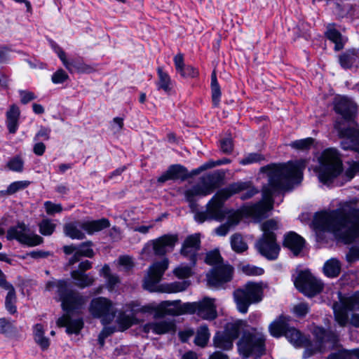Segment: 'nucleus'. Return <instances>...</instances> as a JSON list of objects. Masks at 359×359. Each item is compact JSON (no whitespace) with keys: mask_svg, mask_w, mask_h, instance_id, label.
Returning <instances> with one entry per match:
<instances>
[{"mask_svg":"<svg viewBox=\"0 0 359 359\" xmlns=\"http://www.w3.org/2000/svg\"><path fill=\"white\" fill-rule=\"evenodd\" d=\"M306 160L289 161L284 164H270L262 167L260 172H266L268 183L262 188V200L243 207V212L257 219L268 217L273 208V196L299 184L303 178Z\"/></svg>","mask_w":359,"mask_h":359,"instance_id":"obj_1","label":"nucleus"},{"mask_svg":"<svg viewBox=\"0 0 359 359\" xmlns=\"http://www.w3.org/2000/svg\"><path fill=\"white\" fill-rule=\"evenodd\" d=\"M313 225L318 231L333 232L344 244L359 242V210L322 212L316 215Z\"/></svg>","mask_w":359,"mask_h":359,"instance_id":"obj_2","label":"nucleus"},{"mask_svg":"<svg viewBox=\"0 0 359 359\" xmlns=\"http://www.w3.org/2000/svg\"><path fill=\"white\" fill-rule=\"evenodd\" d=\"M46 287L49 291L56 288L58 300L61 302L62 309L67 313L57 319V325L59 327H65L67 333L69 334H79L83 327V319H73L70 314L82 308L86 302L85 297L72 290L69 283L65 280L48 281Z\"/></svg>","mask_w":359,"mask_h":359,"instance_id":"obj_3","label":"nucleus"},{"mask_svg":"<svg viewBox=\"0 0 359 359\" xmlns=\"http://www.w3.org/2000/svg\"><path fill=\"white\" fill-rule=\"evenodd\" d=\"M318 160V180L327 186H342L351 181L359 171V163L353 162L344 174H342V161L338 150L334 148L325 149Z\"/></svg>","mask_w":359,"mask_h":359,"instance_id":"obj_4","label":"nucleus"},{"mask_svg":"<svg viewBox=\"0 0 359 359\" xmlns=\"http://www.w3.org/2000/svg\"><path fill=\"white\" fill-rule=\"evenodd\" d=\"M333 104L334 111L341 115L344 121L354 123L353 127H345L343 121H335L334 129L339 137L344 139L341 142V148L359 153V128L358 124L353 122L357 111L355 103L346 97H339L334 99Z\"/></svg>","mask_w":359,"mask_h":359,"instance_id":"obj_5","label":"nucleus"},{"mask_svg":"<svg viewBox=\"0 0 359 359\" xmlns=\"http://www.w3.org/2000/svg\"><path fill=\"white\" fill-rule=\"evenodd\" d=\"M205 262L213 267L207 273V280L210 285L219 287L231 280L233 268L225 264L218 250H213L206 253Z\"/></svg>","mask_w":359,"mask_h":359,"instance_id":"obj_6","label":"nucleus"},{"mask_svg":"<svg viewBox=\"0 0 359 359\" xmlns=\"http://www.w3.org/2000/svg\"><path fill=\"white\" fill-rule=\"evenodd\" d=\"M225 172L221 170L209 172L201 178V184H196L184 192L186 201L189 207L196 208V196H205L210 194L215 189L221 186L224 180Z\"/></svg>","mask_w":359,"mask_h":359,"instance_id":"obj_7","label":"nucleus"},{"mask_svg":"<svg viewBox=\"0 0 359 359\" xmlns=\"http://www.w3.org/2000/svg\"><path fill=\"white\" fill-rule=\"evenodd\" d=\"M225 188L218 191L208 202L205 210L197 211L194 218L198 223L205 221L222 222L229 213L228 208L225 207L226 201L230 198V194Z\"/></svg>","mask_w":359,"mask_h":359,"instance_id":"obj_8","label":"nucleus"},{"mask_svg":"<svg viewBox=\"0 0 359 359\" xmlns=\"http://www.w3.org/2000/svg\"><path fill=\"white\" fill-rule=\"evenodd\" d=\"M314 334L322 346L331 350L339 348L337 351L330 353L327 359H359V349L339 348V337L334 332L326 330L323 327H316Z\"/></svg>","mask_w":359,"mask_h":359,"instance_id":"obj_9","label":"nucleus"},{"mask_svg":"<svg viewBox=\"0 0 359 359\" xmlns=\"http://www.w3.org/2000/svg\"><path fill=\"white\" fill-rule=\"evenodd\" d=\"M110 223L108 219L102 218L97 220H77L67 223L64 225L65 236L72 239L83 240L86 238L85 233L93 235L109 227Z\"/></svg>","mask_w":359,"mask_h":359,"instance_id":"obj_10","label":"nucleus"},{"mask_svg":"<svg viewBox=\"0 0 359 359\" xmlns=\"http://www.w3.org/2000/svg\"><path fill=\"white\" fill-rule=\"evenodd\" d=\"M266 337L261 333L244 332L237 343L238 351L243 358L251 355H262L265 351Z\"/></svg>","mask_w":359,"mask_h":359,"instance_id":"obj_11","label":"nucleus"},{"mask_svg":"<svg viewBox=\"0 0 359 359\" xmlns=\"http://www.w3.org/2000/svg\"><path fill=\"white\" fill-rule=\"evenodd\" d=\"M262 290L257 283L249 282L243 288H238L233 292V297L238 310L246 313L250 304L262 300Z\"/></svg>","mask_w":359,"mask_h":359,"instance_id":"obj_12","label":"nucleus"},{"mask_svg":"<svg viewBox=\"0 0 359 359\" xmlns=\"http://www.w3.org/2000/svg\"><path fill=\"white\" fill-rule=\"evenodd\" d=\"M6 238L8 240H17L20 243L34 247L41 244L43 239L40 236L34 233L24 223H18L16 226L9 228L7 231Z\"/></svg>","mask_w":359,"mask_h":359,"instance_id":"obj_13","label":"nucleus"},{"mask_svg":"<svg viewBox=\"0 0 359 359\" xmlns=\"http://www.w3.org/2000/svg\"><path fill=\"white\" fill-rule=\"evenodd\" d=\"M215 302V299L205 297L202 301L198 302L184 303L182 309L187 313H196L204 320H212L217 316Z\"/></svg>","mask_w":359,"mask_h":359,"instance_id":"obj_14","label":"nucleus"},{"mask_svg":"<svg viewBox=\"0 0 359 359\" xmlns=\"http://www.w3.org/2000/svg\"><path fill=\"white\" fill-rule=\"evenodd\" d=\"M89 311L94 318H101L103 324L109 323L116 315V310L112 302L102 297L92 299Z\"/></svg>","mask_w":359,"mask_h":359,"instance_id":"obj_15","label":"nucleus"},{"mask_svg":"<svg viewBox=\"0 0 359 359\" xmlns=\"http://www.w3.org/2000/svg\"><path fill=\"white\" fill-rule=\"evenodd\" d=\"M184 306L180 304V301H164L161 302L156 308H154L151 305H147L139 308L140 304L135 302H131L128 304V308L132 311H141L142 313L151 312L154 310L161 311L165 314L172 316H179L183 313H187L182 309Z\"/></svg>","mask_w":359,"mask_h":359,"instance_id":"obj_16","label":"nucleus"},{"mask_svg":"<svg viewBox=\"0 0 359 359\" xmlns=\"http://www.w3.org/2000/svg\"><path fill=\"white\" fill-rule=\"evenodd\" d=\"M294 285L300 292L311 297L320 293L323 288V283L306 271L299 272Z\"/></svg>","mask_w":359,"mask_h":359,"instance_id":"obj_17","label":"nucleus"},{"mask_svg":"<svg viewBox=\"0 0 359 359\" xmlns=\"http://www.w3.org/2000/svg\"><path fill=\"white\" fill-rule=\"evenodd\" d=\"M168 259L164 258L160 262L154 263L149 268L147 276L143 280V287L149 292L158 291V283L168 267Z\"/></svg>","mask_w":359,"mask_h":359,"instance_id":"obj_18","label":"nucleus"},{"mask_svg":"<svg viewBox=\"0 0 359 359\" xmlns=\"http://www.w3.org/2000/svg\"><path fill=\"white\" fill-rule=\"evenodd\" d=\"M258 252L269 260H275L278 258L280 247L276 241V236H262L255 244Z\"/></svg>","mask_w":359,"mask_h":359,"instance_id":"obj_19","label":"nucleus"},{"mask_svg":"<svg viewBox=\"0 0 359 359\" xmlns=\"http://www.w3.org/2000/svg\"><path fill=\"white\" fill-rule=\"evenodd\" d=\"M177 240V235L165 234L148 243L147 247L151 245L156 255L163 256L174 249Z\"/></svg>","mask_w":359,"mask_h":359,"instance_id":"obj_20","label":"nucleus"},{"mask_svg":"<svg viewBox=\"0 0 359 359\" xmlns=\"http://www.w3.org/2000/svg\"><path fill=\"white\" fill-rule=\"evenodd\" d=\"M92 267V262L88 260L81 262L79 269L71 272V277L74 280L75 285L81 288H85L93 285L94 278L90 273L84 272Z\"/></svg>","mask_w":359,"mask_h":359,"instance_id":"obj_21","label":"nucleus"},{"mask_svg":"<svg viewBox=\"0 0 359 359\" xmlns=\"http://www.w3.org/2000/svg\"><path fill=\"white\" fill-rule=\"evenodd\" d=\"M226 192L230 194V197L236 194L242 193L240 196L241 200L245 201L253 197L259 193V190L256 189L251 182H237L229 184L225 188Z\"/></svg>","mask_w":359,"mask_h":359,"instance_id":"obj_22","label":"nucleus"},{"mask_svg":"<svg viewBox=\"0 0 359 359\" xmlns=\"http://www.w3.org/2000/svg\"><path fill=\"white\" fill-rule=\"evenodd\" d=\"M187 179H188L187 169L180 164H174L169 166L166 172L162 174L157 181L159 183H164L168 180L184 181Z\"/></svg>","mask_w":359,"mask_h":359,"instance_id":"obj_23","label":"nucleus"},{"mask_svg":"<svg viewBox=\"0 0 359 359\" xmlns=\"http://www.w3.org/2000/svg\"><path fill=\"white\" fill-rule=\"evenodd\" d=\"M283 245L297 256L302 251L305 245V240L297 233L290 231L284 236Z\"/></svg>","mask_w":359,"mask_h":359,"instance_id":"obj_24","label":"nucleus"},{"mask_svg":"<svg viewBox=\"0 0 359 359\" xmlns=\"http://www.w3.org/2000/svg\"><path fill=\"white\" fill-rule=\"evenodd\" d=\"M144 331L147 333L152 332L155 334H163L175 331V325L171 320H160L147 323L144 326Z\"/></svg>","mask_w":359,"mask_h":359,"instance_id":"obj_25","label":"nucleus"},{"mask_svg":"<svg viewBox=\"0 0 359 359\" xmlns=\"http://www.w3.org/2000/svg\"><path fill=\"white\" fill-rule=\"evenodd\" d=\"M57 55L69 72H73L74 71L87 72L90 69V67L83 63L81 60H67L65 51L60 47H57Z\"/></svg>","mask_w":359,"mask_h":359,"instance_id":"obj_26","label":"nucleus"},{"mask_svg":"<svg viewBox=\"0 0 359 359\" xmlns=\"http://www.w3.org/2000/svg\"><path fill=\"white\" fill-rule=\"evenodd\" d=\"M339 63L344 69L358 67L359 65V48H351L340 54L338 57Z\"/></svg>","mask_w":359,"mask_h":359,"instance_id":"obj_27","label":"nucleus"},{"mask_svg":"<svg viewBox=\"0 0 359 359\" xmlns=\"http://www.w3.org/2000/svg\"><path fill=\"white\" fill-rule=\"evenodd\" d=\"M20 110L16 104H12L6 113V125L11 134H15L19 128Z\"/></svg>","mask_w":359,"mask_h":359,"instance_id":"obj_28","label":"nucleus"},{"mask_svg":"<svg viewBox=\"0 0 359 359\" xmlns=\"http://www.w3.org/2000/svg\"><path fill=\"white\" fill-rule=\"evenodd\" d=\"M93 243L91 241L83 242L78 245V249L76 253L69 259V265H73L80 261L82 257H93L94 255L93 250L92 249Z\"/></svg>","mask_w":359,"mask_h":359,"instance_id":"obj_29","label":"nucleus"},{"mask_svg":"<svg viewBox=\"0 0 359 359\" xmlns=\"http://www.w3.org/2000/svg\"><path fill=\"white\" fill-rule=\"evenodd\" d=\"M284 335L295 347L306 346L309 343L308 339L299 330L289 325Z\"/></svg>","mask_w":359,"mask_h":359,"instance_id":"obj_30","label":"nucleus"},{"mask_svg":"<svg viewBox=\"0 0 359 359\" xmlns=\"http://www.w3.org/2000/svg\"><path fill=\"white\" fill-rule=\"evenodd\" d=\"M323 271L325 276L328 278H337L341 273V263L337 258H331L324 263Z\"/></svg>","mask_w":359,"mask_h":359,"instance_id":"obj_31","label":"nucleus"},{"mask_svg":"<svg viewBox=\"0 0 359 359\" xmlns=\"http://www.w3.org/2000/svg\"><path fill=\"white\" fill-rule=\"evenodd\" d=\"M158 81L156 83L157 90H163L165 93L169 94L172 90V81L171 78L165 72L161 67L157 68Z\"/></svg>","mask_w":359,"mask_h":359,"instance_id":"obj_32","label":"nucleus"},{"mask_svg":"<svg viewBox=\"0 0 359 359\" xmlns=\"http://www.w3.org/2000/svg\"><path fill=\"white\" fill-rule=\"evenodd\" d=\"M334 25H328L325 32L326 37L334 43V50L339 51L344 48L341 34L334 28Z\"/></svg>","mask_w":359,"mask_h":359,"instance_id":"obj_33","label":"nucleus"},{"mask_svg":"<svg viewBox=\"0 0 359 359\" xmlns=\"http://www.w3.org/2000/svg\"><path fill=\"white\" fill-rule=\"evenodd\" d=\"M233 340L224 332H217L213 337L214 346L224 351H229L233 348Z\"/></svg>","mask_w":359,"mask_h":359,"instance_id":"obj_34","label":"nucleus"},{"mask_svg":"<svg viewBox=\"0 0 359 359\" xmlns=\"http://www.w3.org/2000/svg\"><path fill=\"white\" fill-rule=\"evenodd\" d=\"M244 326V321L241 320H235L226 323L223 332L233 341L239 337Z\"/></svg>","mask_w":359,"mask_h":359,"instance_id":"obj_35","label":"nucleus"},{"mask_svg":"<svg viewBox=\"0 0 359 359\" xmlns=\"http://www.w3.org/2000/svg\"><path fill=\"white\" fill-rule=\"evenodd\" d=\"M288 324L286 322V318L280 316L277 320L272 322L269 330L271 334L275 337H279L284 335Z\"/></svg>","mask_w":359,"mask_h":359,"instance_id":"obj_36","label":"nucleus"},{"mask_svg":"<svg viewBox=\"0 0 359 359\" xmlns=\"http://www.w3.org/2000/svg\"><path fill=\"white\" fill-rule=\"evenodd\" d=\"M335 320L341 327H345L348 322V310L341 303L333 305Z\"/></svg>","mask_w":359,"mask_h":359,"instance_id":"obj_37","label":"nucleus"},{"mask_svg":"<svg viewBox=\"0 0 359 359\" xmlns=\"http://www.w3.org/2000/svg\"><path fill=\"white\" fill-rule=\"evenodd\" d=\"M6 290H8L7 295L5 300V306L7 311L13 314L16 312V294L13 286L9 283L4 287Z\"/></svg>","mask_w":359,"mask_h":359,"instance_id":"obj_38","label":"nucleus"},{"mask_svg":"<svg viewBox=\"0 0 359 359\" xmlns=\"http://www.w3.org/2000/svg\"><path fill=\"white\" fill-rule=\"evenodd\" d=\"M340 303L348 311H359V291L348 297L340 299Z\"/></svg>","mask_w":359,"mask_h":359,"instance_id":"obj_39","label":"nucleus"},{"mask_svg":"<svg viewBox=\"0 0 359 359\" xmlns=\"http://www.w3.org/2000/svg\"><path fill=\"white\" fill-rule=\"evenodd\" d=\"M210 337L208 327L206 325H202L197 330V333L194 339L196 345L204 347L206 346Z\"/></svg>","mask_w":359,"mask_h":359,"instance_id":"obj_40","label":"nucleus"},{"mask_svg":"<svg viewBox=\"0 0 359 359\" xmlns=\"http://www.w3.org/2000/svg\"><path fill=\"white\" fill-rule=\"evenodd\" d=\"M211 91L212 104L215 107H217L220 102L222 93L215 72L211 74Z\"/></svg>","mask_w":359,"mask_h":359,"instance_id":"obj_41","label":"nucleus"},{"mask_svg":"<svg viewBox=\"0 0 359 359\" xmlns=\"http://www.w3.org/2000/svg\"><path fill=\"white\" fill-rule=\"evenodd\" d=\"M189 285V283L187 280L177 281L161 285V287H162L161 291L168 293L182 292L185 290Z\"/></svg>","mask_w":359,"mask_h":359,"instance_id":"obj_42","label":"nucleus"},{"mask_svg":"<svg viewBox=\"0 0 359 359\" xmlns=\"http://www.w3.org/2000/svg\"><path fill=\"white\" fill-rule=\"evenodd\" d=\"M231 246L237 253H242L248 249L247 243L239 233H234L231 236Z\"/></svg>","mask_w":359,"mask_h":359,"instance_id":"obj_43","label":"nucleus"},{"mask_svg":"<svg viewBox=\"0 0 359 359\" xmlns=\"http://www.w3.org/2000/svg\"><path fill=\"white\" fill-rule=\"evenodd\" d=\"M264 160V156L258 152L249 153L239 161L242 165H247L253 163H260Z\"/></svg>","mask_w":359,"mask_h":359,"instance_id":"obj_44","label":"nucleus"},{"mask_svg":"<svg viewBox=\"0 0 359 359\" xmlns=\"http://www.w3.org/2000/svg\"><path fill=\"white\" fill-rule=\"evenodd\" d=\"M55 226L50 219H42L39 224V232L43 236H50L55 231Z\"/></svg>","mask_w":359,"mask_h":359,"instance_id":"obj_45","label":"nucleus"},{"mask_svg":"<svg viewBox=\"0 0 359 359\" xmlns=\"http://www.w3.org/2000/svg\"><path fill=\"white\" fill-rule=\"evenodd\" d=\"M314 142V139L307 137L292 142L290 145L291 147L298 150H308Z\"/></svg>","mask_w":359,"mask_h":359,"instance_id":"obj_46","label":"nucleus"},{"mask_svg":"<svg viewBox=\"0 0 359 359\" xmlns=\"http://www.w3.org/2000/svg\"><path fill=\"white\" fill-rule=\"evenodd\" d=\"M278 229V222L274 219H269L264 222L262 225V229L263 231L262 236H276L275 233V231Z\"/></svg>","mask_w":359,"mask_h":359,"instance_id":"obj_47","label":"nucleus"},{"mask_svg":"<svg viewBox=\"0 0 359 359\" xmlns=\"http://www.w3.org/2000/svg\"><path fill=\"white\" fill-rule=\"evenodd\" d=\"M30 182L27 180L15 181L12 182L6 189L8 195H13L16 192L23 190L29 187Z\"/></svg>","mask_w":359,"mask_h":359,"instance_id":"obj_48","label":"nucleus"},{"mask_svg":"<svg viewBox=\"0 0 359 359\" xmlns=\"http://www.w3.org/2000/svg\"><path fill=\"white\" fill-rule=\"evenodd\" d=\"M184 250L188 248H194V250H199L201 245L200 236L195 233L189 236L184 241Z\"/></svg>","mask_w":359,"mask_h":359,"instance_id":"obj_49","label":"nucleus"},{"mask_svg":"<svg viewBox=\"0 0 359 359\" xmlns=\"http://www.w3.org/2000/svg\"><path fill=\"white\" fill-rule=\"evenodd\" d=\"M6 166L13 172H21L23 170L24 161L21 157L15 156L8 161Z\"/></svg>","mask_w":359,"mask_h":359,"instance_id":"obj_50","label":"nucleus"},{"mask_svg":"<svg viewBox=\"0 0 359 359\" xmlns=\"http://www.w3.org/2000/svg\"><path fill=\"white\" fill-rule=\"evenodd\" d=\"M229 213L226 218H227L226 224L231 228L237 225L241 219V215L238 211H235L232 209L228 208Z\"/></svg>","mask_w":359,"mask_h":359,"instance_id":"obj_51","label":"nucleus"},{"mask_svg":"<svg viewBox=\"0 0 359 359\" xmlns=\"http://www.w3.org/2000/svg\"><path fill=\"white\" fill-rule=\"evenodd\" d=\"M43 205L46 213L49 215H53L55 213H60L63 210L61 204H56L50 201L44 202Z\"/></svg>","mask_w":359,"mask_h":359,"instance_id":"obj_52","label":"nucleus"},{"mask_svg":"<svg viewBox=\"0 0 359 359\" xmlns=\"http://www.w3.org/2000/svg\"><path fill=\"white\" fill-rule=\"evenodd\" d=\"M68 79V74L62 69H57L51 76V81L55 84L63 83Z\"/></svg>","mask_w":359,"mask_h":359,"instance_id":"obj_53","label":"nucleus"},{"mask_svg":"<svg viewBox=\"0 0 359 359\" xmlns=\"http://www.w3.org/2000/svg\"><path fill=\"white\" fill-rule=\"evenodd\" d=\"M219 147L222 153L226 154H230L233 149V144L231 138H224L219 141Z\"/></svg>","mask_w":359,"mask_h":359,"instance_id":"obj_54","label":"nucleus"},{"mask_svg":"<svg viewBox=\"0 0 359 359\" xmlns=\"http://www.w3.org/2000/svg\"><path fill=\"white\" fill-rule=\"evenodd\" d=\"M178 73L184 78H195L198 75V70L191 65L184 66Z\"/></svg>","mask_w":359,"mask_h":359,"instance_id":"obj_55","label":"nucleus"},{"mask_svg":"<svg viewBox=\"0 0 359 359\" xmlns=\"http://www.w3.org/2000/svg\"><path fill=\"white\" fill-rule=\"evenodd\" d=\"M243 271L248 276H261L264 272L263 269L250 264L243 266Z\"/></svg>","mask_w":359,"mask_h":359,"instance_id":"obj_56","label":"nucleus"},{"mask_svg":"<svg viewBox=\"0 0 359 359\" xmlns=\"http://www.w3.org/2000/svg\"><path fill=\"white\" fill-rule=\"evenodd\" d=\"M198 250H194V248H188L186 250H184V244L181 249V254L187 257H189V260L191 264L195 265L196 263V255Z\"/></svg>","mask_w":359,"mask_h":359,"instance_id":"obj_57","label":"nucleus"},{"mask_svg":"<svg viewBox=\"0 0 359 359\" xmlns=\"http://www.w3.org/2000/svg\"><path fill=\"white\" fill-rule=\"evenodd\" d=\"M117 323L122 330L129 328L133 325L132 318L127 315L121 314L117 318Z\"/></svg>","mask_w":359,"mask_h":359,"instance_id":"obj_58","label":"nucleus"},{"mask_svg":"<svg viewBox=\"0 0 359 359\" xmlns=\"http://www.w3.org/2000/svg\"><path fill=\"white\" fill-rule=\"evenodd\" d=\"M174 273L180 278H186L191 276V269L188 266H180L174 270Z\"/></svg>","mask_w":359,"mask_h":359,"instance_id":"obj_59","label":"nucleus"},{"mask_svg":"<svg viewBox=\"0 0 359 359\" xmlns=\"http://www.w3.org/2000/svg\"><path fill=\"white\" fill-rule=\"evenodd\" d=\"M346 260L348 263H353L359 260V248L352 247L346 255Z\"/></svg>","mask_w":359,"mask_h":359,"instance_id":"obj_60","label":"nucleus"},{"mask_svg":"<svg viewBox=\"0 0 359 359\" xmlns=\"http://www.w3.org/2000/svg\"><path fill=\"white\" fill-rule=\"evenodd\" d=\"M309 311V305L306 303H300L296 305L293 309L294 313L298 317L305 316L308 313Z\"/></svg>","mask_w":359,"mask_h":359,"instance_id":"obj_61","label":"nucleus"},{"mask_svg":"<svg viewBox=\"0 0 359 359\" xmlns=\"http://www.w3.org/2000/svg\"><path fill=\"white\" fill-rule=\"evenodd\" d=\"M13 329V323L5 318H0V333L4 334L11 332Z\"/></svg>","mask_w":359,"mask_h":359,"instance_id":"obj_62","label":"nucleus"},{"mask_svg":"<svg viewBox=\"0 0 359 359\" xmlns=\"http://www.w3.org/2000/svg\"><path fill=\"white\" fill-rule=\"evenodd\" d=\"M50 129L45 127H41L38 133L36 134L34 140L38 141L39 140H48L50 138Z\"/></svg>","mask_w":359,"mask_h":359,"instance_id":"obj_63","label":"nucleus"},{"mask_svg":"<svg viewBox=\"0 0 359 359\" xmlns=\"http://www.w3.org/2000/svg\"><path fill=\"white\" fill-rule=\"evenodd\" d=\"M123 118L121 117H115L111 122V128L114 133L120 132L123 129Z\"/></svg>","mask_w":359,"mask_h":359,"instance_id":"obj_64","label":"nucleus"}]
</instances>
